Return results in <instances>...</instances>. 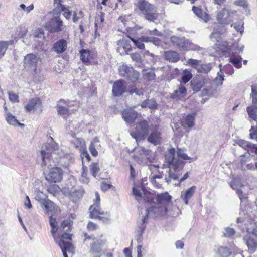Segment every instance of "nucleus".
Segmentation results:
<instances>
[{
  "label": "nucleus",
  "instance_id": "1",
  "mask_svg": "<svg viewBox=\"0 0 257 257\" xmlns=\"http://www.w3.org/2000/svg\"><path fill=\"white\" fill-rule=\"evenodd\" d=\"M172 197L168 192L157 193L156 195V206H151L147 208L148 212H153L155 217H165L168 218L169 208L172 205Z\"/></svg>",
  "mask_w": 257,
  "mask_h": 257
},
{
  "label": "nucleus",
  "instance_id": "2",
  "mask_svg": "<svg viewBox=\"0 0 257 257\" xmlns=\"http://www.w3.org/2000/svg\"><path fill=\"white\" fill-rule=\"evenodd\" d=\"M118 71L120 75L126 77L128 83H132L134 85H130L128 87V92L132 94L134 93L138 95H142L144 94V90L142 88H137V83L140 77V73L135 70L132 67H129L126 65H122L119 67Z\"/></svg>",
  "mask_w": 257,
  "mask_h": 257
},
{
  "label": "nucleus",
  "instance_id": "3",
  "mask_svg": "<svg viewBox=\"0 0 257 257\" xmlns=\"http://www.w3.org/2000/svg\"><path fill=\"white\" fill-rule=\"evenodd\" d=\"M135 6V11L143 15L149 21L154 22L158 19V13L156 7L147 1L137 0Z\"/></svg>",
  "mask_w": 257,
  "mask_h": 257
},
{
  "label": "nucleus",
  "instance_id": "4",
  "mask_svg": "<svg viewBox=\"0 0 257 257\" xmlns=\"http://www.w3.org/2000/svg\"><path fill=\"white\" fill-rule=\"evenodd\" d=\"M49 223L51 227V233L54 241L61 249L64 257V220L61 221L60 226H58L57 218L51 215L49 217Z\"/></svg>",
  "mask_w": 257,
  "mask_h": 257
},
{
  "label": "nucleus",
  "instance_id": "5",
  "mask_svg": "<svg viewBox=\"0 0 257 257\" xmlns=\"http://www.w3.org/2000/svg\"><path fill=\"white\" fill-rule=\"evenodd\" d=\"M55 8L53 10L54 16L45 25V28L50 32H59L61 30L63 21L59 15L64 11V6L62 4V0H54Z\"/></svg>",
  "mask_w": 257,
  "mask_h": 257
},
{
  "label": "nucleus",
  "instance_id": "6",
  "mask_svg": "<svg viewBox=\"0 0 257 257\" xmlns=\"http://www.w3.org/2000/svg\"><path fill=\"white\" fill-rule=\"evenodd\" d=\"M58 149V144L54 142L53 139L50 137L48 139L47 143L42 146L40 151L43 165L46 166L48 164L50 161V157L52 154H55Z\"/></svg>",
  "mask_w": 257,
  "mask_h": 257
},
{
  "label": "nucleus",
  "instance_id": "7",
  "mask_svg": "<svg viewBox=\"0 0 257 257\" xmlns=\"http://www.w3.org/2000/svg\"><path fill=\"white\" fill-rule=\"evenodd\" d=\"M39 57L33 53L26 55L23 60V67L24 69L34 76L40 74V69L38 67Z\"/></svg>",
  "mask_w": 257,
  "mask_h": 257
},
{
  "label": "nucleus",
  "instance_id": "8",
  "mask_svg": "<svg viewBox=\"0 0 257 257\" xmlns=\"http://www.w3.org/2000/svg\"><path fill=\"white\" fill-rule=\"evenodd\" d=\"M89 217L97 219L103 223H107L110 220L109 213L103 211L100 206L91 205L89 208Z\"/></svg>",
  "mask_w": 257,
  "mask_h": 257
},
{
  "label": "nucleus",
  "instance_id": "9",
  "mask_svg": "<svg viewBox=\"0 0 257 257\" xmlns=\"http://www.w3.org/2000/svg\"><path fill=\"white\" fill-rule=\"evenodd\" d=\"M149 131L148 121L142 119L136 123L135 131L131 133V135L136 139H145L149 135Z\"/></svg>",
  "mask_w": 257,
  "mask_h": 257
},
{
  "label": "nucleus",
  "instance_id": "10",
  "mask_svg": "<svg viewBox=\"0 0 257 257\" xmlns=\"http://www.w3.org/2000/svg\"><path fill=\"white\" fill-rule=\"evenodd\" d=\"M175 148H171L166 152L165 155V162L170 168L175 171L179 168H182L184 165L182 160L175 158Z\"/></svg>",
  "mask_w": 257,
  "mask_h": 257
},
{
  "label": "nucleus",
  "instance_id": "11",
  "mask_svg": "<svg viewBox=\"0 0 257 257\" xmlns=\"http://www.w3.org/2000/svg\"><path fill=\"white\" fill-rule=\"evenodd\" d=\"M80 59L85 65L97 63V53L96 51L82 49L79 51Z\"/></svg>",
  "mask_w": 257,
  "mask_h": 257
},
{
  "label": "nucleus",
  "instance_id": "12",
  "mask_svg": "<svg viewBox=\"0 0 257 257\" xmlns=\"http://www.w3.org/2000/svg\"><path fill=\"white\" fill-rule=\"evenodd\" d=\"M250 97L252 99L251 104L246 108L249 117L252 120L257 119V89L252 87Z\"/></svg>",
  "mask_w": 257,
  "mask_h": 257
},
{
  "label": "nucleus",
  "instance_id": "13",
  "mask_svg": "<svg viewBox=\"0 0 257 257\" xmlns=\"http://www.w3.org/2000/svg\"><path fill=\"white\" fill-rule=\"evenodd\" d=\"M67 197L72 202L76 204L83 197L84 191L83 189L80 188H76L72 187L71 189H69L68 187L67 188Z\"/></svg>",
  "mask_w": 257,
  "mask_h": 257
},
{
  "label": "nucleus",
  "instance_id": "14",
  "mask_svg": "<svg viewBox=\"0 0 257 257\" xmlns=\"http://www.w3.org/2000/svg\"><path fill=\"white\" fill-rule=\"evenodd\" d=\"M83 17L81 11H78L75 6L65 7V18L69 19L71 17L73 22L76 23Z\"/></svg>",
  "mask_w": 257,
  "mask_h": 257
},
{
  "label": "nucleus",
  "instance_id": "15",
  "mask_svg": "<svg viewBox=\"0 0 257 257\" xmlns=\"http://www.w3.org/2000/svg\"><path fill=\"white\" fill-rule=\"evenodd\" d=\"M195 113L183 115L180 121V123L183 128L187 130V132L193 128L195 124Z\"/></svg>",
  "mask_w": 257,
  "mask_h": 257
},
{
  "label": "nucleus",
  "instance_id": "16",
  "mask_svg": "<svg viewBox=\"0 0 257 257\" xmlns=\"http://www.w3.org/2000/svg\"><path fill=\"white\" fill-rule=\"evenodd\" d=\"M63 177L62 170L59 167L52 168L49 173L46 175L45 179L50 182H59Z\"/></svg>",
  "mask_w": 257,
  "mask_h": 257
},
{
  "label": "nucleus",
  "instance_id": "17",
  "mask_svg": "<svg viewBox=\"0 0 257 257\" xmlns=\"http://www.w3.org/2000/svg\"><path fill=\"white\" fill-rule=\"evenodd\" d=\"M216 20L221 24L227 25L229 24L232 21L231 18L230 12L226 8H223L217 12Z\"/></svg>",
  "mask_w": 257,
  "mask_h": 257
},
{
  "label": "nucleus",
  "instance_id": "18",
  "mask_svg": "<svg viewBox=\"0 0 257 257\" xmlns=\"http://www.w3.org/2000/svg\"><path fill=\"white\" fill-rule=\"evenodd\" d=\"M26 111L30 112L33 110L39 113L42 111V105L40 98L35 97L31 99L25 106Z\"/></svg>",
  "mask_w": 257,
  "mask_h": 257
},
{
  "label": "nucleus",
  "instance_id": "19",
  "mask_svg": "<svg viewBox=\"0 0 257 257\" xmlns=\"http://www.w3.org/2000/svg\"><path fill=\"white\" fill-rule=\"evenodd\" d=\"M161 133L159 129V126L155 125L151 130L150 134L148 136L147 140L152 144L157 145L161 143Z\"/></svg>",
  "mask_w": 257,
  "mask_h": 257
},
{
  "label": "nucleus",
  "instance_id": "20",
  "mask_svg": "<svg viewBox=\"0 0 257 257\" xmlns=\"http://www.w3.org/2000/svg\"><path fill=\"white\" fill-rule=\"evenodd\" d=\"M126 91V87L123 80L116 81L113 85L112 92L114 96L122 95Z\"/></svg>",
  "mask_w": 257,
  "mask_h": 257
},
{
  "label": "nucleus",
  "instance_id": "21",
  "mask_svg": "<svg viewBox=\"0 0 257 257\" xmlns=\"http://www.w3.org/2000/svg\"><path fill=\"white\" fill-rule=\"evenodd\" d=\"M250 229L248 226L246 227V230L248 234L245 236L244 240L250 251L254 252L257 248V241L251 236Z\"/></svg>",
  "mask_w": 257,
  "mask_h": 257
},
{
  "label": "nucleus",
  "instance_id": "22",
  "mask_svg": "<svg viewBox=\"0 0 257 257\" xmlns=\"http://www.w3.org/2000/svg\"><path fill=\"white\" fill-rule=\"evenodd\" d=\"M137 34L136 31L134 28H130L127 30V36L132 41L134 42L135 46L139 49H144L145 48V45L141 38L135 39L136 37V34Z\"/></svg>",
  "mask_w": 257,
  "mask_h": 257
},
{
  "label": "nucleus",
  "instance_id": "23",
  "mask_svg": "<svg viewBox=\"0 0 257 257\" xmlns=\"http://www.w3.org/2000/svg\"><path fill=\"white\" fill-rule=\"evenodd\" d=\"M76 218V215L74 213H70L67 217V219L65 220V227H68V229L65 232V239L71 240L73 234L70 233L73 225V221Z\"/></svg>",
  "mask_w": 257,
  "mask_h": 257
},
{
  "label": "nucleus",
  "instance_id": "24",
  "mask_svg": "<svg viewBox=\"0 0 257 257\" xmlns=\"http://www.w3.org/2000/svg\"><path fill=\"white\" fill-rule=\"evenodd\" d=\"M122 117L127 123H133L136 120L138 113L133 109H124L122 112Z\"/></svg>",
  "mask_w": 257,
  "mask_h": 257
},
{
  "label": "nucleus",
  "instance_id": "25",
  "mask_svg": "<svg viewBox=\"0 0 257 257\" xmlns=\"http://www.w3.org/2000/svg\"><path fill=\"white\" fill-rule=\"evenodd\" d=\"M196 190V186H193L185 191L182 192L180 198L185 204H188L189 200L192 197Z\"/></svg>",
  "mask_w": 257,
  "mask_h": 257
},
{
  "label": "nucleus",
  "instance_id": "26",
  "mask_svg": "<svg viewBox=\"0 0 257 257\" xmlns=\"http://www.w3.org/2000/svg\"><path fill=\"white\" fill-rule=\"evenodd\" d=\"M105 13L101 12L99 14L96 15L95 20V35L99 36L98 32L99 29H101L103 26Z\"/></svg>",
  "mask_w": 257,
  "mask_h": 257
},
{
  "label": "nucleus",
  "instance_id": "27",
  "mask_svg": "<svg viewBox=\"0 0 257 257\" xmlns=\"http://www.w3.org/2000/svg\"><path fill=\"white\" fill-rule=\"evenodd\" d=\"M187 94V90L183 85H180L178 88L175 90L172 94V97L178 100L181 99L186 96Z\"/></svg>",
  "mask_w": 257,
  "mask_h": 257
},
{
  "label": "nucleus",
  "instance_id": "28",
  "mask_svg": "<svg viewBox=\"0 0 257 257\" xmlns=\"http://www.w3.org/2000/svg\"><path fill=\"white\" fill-rule=\"evenodd\" d=\"M164 57L166 60L172 63L178 62L180 58L179 54L174 51H168L165 52Z\"/></svg>",
  "mask_w": 257,
  "mask_h": 257
},
{
  "label": "nucleus",
  "instance_id": "29",
  "mask_svg": "<svg viewBox=\"0 0 257 257\" xmlns=\"http://www.w3.org/2000/svg\"><path fill=\"white\" fill-rule=\"evenodd\" d=\"M142 188L143 193V198L145 202L155 204L156 201V195L147 191L145 187Z\"/></svg>",
  "mask_w": 257,
  "mask_h": 257
},
{
  "label": "nucleus",
  "instance_id": "30",
  "mask_svg": "<svg viewBox=\"0 0 257 257\" xmlns=\"http://www.w3.org/2000/svg\"><path fill=\"white\" fill-rule=\"evenodd\" d=\"M5 119L7 121V123H9L10 125H19V126H22L24 125L23 124L21 123L15 117V116L13 115H12V113H11L9 112H6L5 114Z\"/></svg>",
  "mask_w": 257,
  "mask_h": 257
},
{
  "label": "nucleus",
  "instance_id": "31",
  "mask_svg": "<svg viewBox=\"0 0 257 257\" xmlns=\"http://www.w3.org/2000/svg\"><path fill=\"white\" fill-rule=\"evenodd\" d=\"M41 207L45 209V211L49 213L52 211L54 208V203L51 201L47 199H43L40 200Z\"/></svg>",
  "mask_w": 257,
  "mask_h": 257
},
{
  "label": "nucleus",
  "instance_id": "32",
  "mask_svg": "<svg viewBox=\"0 0 257 257\" xmlns=\"http://www.w3.org/2000/svg\"><path fill=\"white\" fill-rule=\"evenodd\" d=\"M242 58L239 55L232 54L229 58V62L233 64L236 68H240L242 67Z\"/></svg>",
  "mask_w": 257,
  "mask_h": 257
},
{
  "label": "nucleus",
  "instance_id": "33",
  "mask_svg": "<svg viewBox=\"0 0 257 257\" xmlns=\"http://www.w3.org/2000/svg\"><path fill=\"white\" fill-rule=\"evenodd\" d=\"M142 187H144L143 185H135L133 188V194L138 201H139L143 196Z\"/></svg>",
  "mask_w": 257,
  "mask_h": 257
},
{
  "label": "nucleus",
  "instance_id": "34",
  "mask_svg": "<svg viewBox=\"0 0 257 257\" xmlns=\"http://www.w3.org/2000/svg\"><path fill=\"white\" fill-rule=\"evenodd\" d=\"M141 106L142 108L149 107L151 109H156L157 108V104L154 100L147 99L141 103Z\"/></svg>",
  "mask_w": 257,
  "mask_h": 257
},
{
  "label": "nucleus",
  "instance_id": "35",
  "mask_svg": "<svg viewBox=\"0 0 257 257\" xmlns=\"http://www.w3.org/2000/svg\"><path fill=\"white\" fill-rule=\"evenodd\" d=\"M53 48L57 53H62L64 51V39H61L55 43Z\"/></svg>",
  "mask_w": 257,
  "mask_h": 257
},
{
  "label": "nucleus",
  "instance_id": "36",
  "mask_svg": "<svg viewBox=\"0 0 257 257\" xmlns=\"http://www.w3.org/2000/svg\"><path fill=\"white\" fill-rule=\"evenodd\" d=\"M146 228V225L141 224V223H139L138 224L137 228L136 229L135 232L137 234V241L139 242L141 241L142 239V235L144 233V231Z\"/></svg>",
  "mask_w": 257,
  "mask_h": 257
},
{
  "label": "nucleus",
  "instance_id": "37",
  "mask_svg": "<svg viewBox=\"0 0 257 257\" xmlns=\"http://www.w3.org/2000/svg\"><path fill=\"white\" fill-rule=\"evenodd\" d=\"M162 176L161 175H154L151 177H150V181L153 186L157 189L161 188L162 187V181H158L157 179H161Z\"/></svg>",
  "mask_w": 257,
  "mask_h": 257
},
{
  "label": "nucleus",
  "instance_id": "38",
  "mask_svg": "<svg viewBox=\"0 0 257 257\" xmlns=\"http://www.w3.org/2000/svg\"><path fill=\"white\" fill-rule=\"evenodd\" d=\"M13 43L12 40L8 41L0 42V56H3L8 48L9 45H11Z\"/></svg>",
  "mask_w": 257,
  "mask_h": 257
},
{
  "label": "nucleus",
  "instance_id": "39",
  "mask_svg": "<svg viewBox=\"0 0 257 257\" xmlns=\"http://www.w3.org/2000/svg\"><path fill=\"white\" fill-rule=\"evenodd\" d=\"M191 86L194 91L198 92L202 88L203 83L201 80L195 79L191 81Z\"/></svg>",
  "mask_w": 257,
  "mask_h": 257
},
{
  "label": "nucleus",
  "instance_id": "40",
  "mask_svg": "<svg viewBox=\"0 0 257 257\" xmlns=\"http://www.w3.org/2000/svg\"><path fill=\"white\" fill-rule=\"evenodd\" d=\"M238 144L240 146L247 151H252L253 149L254 148L253 144L242 140H240L238 141Z\"/></svg>",
  "mask_w": 257,
  "mask_h": 257
},
{
  "label": "nucleus",
  "instance_id": "41",
  "mask_svg": "<svg viewBox=\"0 0 257 257\" xmlns=\"http://www.w3.org/2000/svg\"><path fill=\"white\" fill-rule=\"evenodd\" d=\"M192 77V75L191 71L188 69H185L182 72V81L184 83H186L189 82Z\"/></svg>",
  "mask_w": 257,
  "mask_h": 257
},
{
  "label": "nucleus",
  "instance_id": "42",
  "mask_svg": "<svg viewBox=\"0 0 257 257\" xmlns=\"http://www.w3.org/2000/svg\"><path fill=\"white\" fill-rule=\"evenodd\" d=\"M89 169L92 176L95 177L100 171L99 163L98 162L92 163L90 165Z\"/></svg>",
  "mask_w": 257,
  "mask_h": 257
},
{
  "label": "nucleus",
  "instance_id": "43",
  "mask_svg": "<svg viewBox=\"0 0 257 257\" xmlns=\"http://www.w3.org/2000/svg\"><path fill=\"white\" fill-rule=\"evenodd\" d=\"M218 253L221 257H228L231 252L228 247L221 246L218 249Z\"/></svg>",
  "mask_w": 257,
  "mask_h": 257
},
{
  "label": "nucleus",
  "instance_id": "44",
  "mask_svg": "<svg viewBox=\"0 0 257 257\" xmlns=\"http://www.w3.org/2000/svg\"><path fill=\"white\" fill-rule=\"evenodd\" d=\"M228 43L226 42H219L217 43L216 45L217 48L223 53H225L228 51Z\"/></svg>",
  "mask_w": 257,
  "mask_h": 257
},
{
  "label": "nucleus",
  "instance_id": "45",
  "mask_svg": "<svg viewBox=\"0 0 257 257\" xmlns=\"http://www.w3.org/2000/svg\"><path fill=\"white\" fill-rule=\"evenodd\" d=\"M66 252L72 254L75 253V247L72 243L65 241V257H68Z\"/></svg>",
  "mask_w": 257,
  "mask_h": 257
},
{
  "label": "nucleus",
  "instance_id": "46",
  "mask_svg": "<svg viewBox=\"0 0 257 257\" xmlns=\"http://www.w3.org/2000/svg\"><path fill=\"white\" fill-rule=\"evenodd\" d=\"M171 169V168L170 169L168 177L166 178L167 182H170L172 180H177L179 178L178 174L176 173L177 170L176 171L174 170V172H173Z\"/></svg>",
  "mask_w": 257,
  "mask_h": 257
},
{
  "label": "nucleus",
  "instance_id": "47",
  "mask_svg": "<svg viewBox=\"0 0 257 257\" xmlns=\"http://www.w3.org/2000/svg\"><path fill=\"white\" fill-rule=\"evenodd\" d=\"M177 155L179 158L184 160H189L191 158L184 152V150L181 148H177Z\"/></svg>",
  "mask_w": 257,
  "mask_h": 257
},
{
  "label": "nucleus",
  "instance_id": "48",
  "mask_svg": "<svg viewBox=\"0 0 257 257\" xmlns=\"http://www.w3.org/2000/svg\"><path fill=\"white\" fill-rule=\"evenodd\" d=\"M172 41L180 48H184L185 47L184 40L176 37L172 38Z\"/></svg>",
  "mask_w": 257,
  "mask_h": 257
},
{
  "label": "nucleus",
  "instance_id": "49",
  "mask_svg": "<svg viewBox=\"0 0 257 257\" xmlns=\"http://www.w3.org/2000/svg\"><path fill=\"white\" fill-rule=\"evenodd\" d=\"M187 64L189 65L190 66L197 69L198 67L200 65V63L201 62L200 60H198L197 59H189L187 61Z\"/></svg>",
  "mask_w": 257,
  "mask_h": 257
},
{
  "label": "nucleus",
  "instance_id": "50",
  "mask_svg": "<svg viewBox=\"0 0 257 257\" xmlns=\"http://www.w3.org/2000/svg\"><path fill=\"white\" fill-rule=\"evenodd\" d=\"M87 168L86 166L83 165L82 171L81 174L82 181L83 183H88L89 182V179L87 178Z\"/></svg>",
  "mask_w": 257,
  "mask_h": 257
},
{
  "label": "nucleus",
  "instance_id": "51",
  "mask_svg": "<svg viewBox=\"0 0 257 257\" xmlns=\"http://www.w3.org/2000/svg\"><path fill=\"white\" fill-rule=\"evenodd\" d=\"M101 250L100 244L93 242L91 244L90 251L93 253H99Z\"/></svg>",
  "mask_w": 257,
  "mask_h": 257
},
{
  "label": "nucleus",
  "instance_id": "52",
  "mask_svg": "<svg viewBox=\"0 0 257 257\" xmlns=\"http://www.w3.org/2000/svg\"><path fill=\"white\" fill-rule=\"evenodd\" d=\"M63 103L64 100L63 99H60L57 105L58 113L61 115L64 114V107L62 105V104H63Z\"/></svg>",
  "mask_w": 257,
  "mask_h": 257
},
{
  "label": "nucleus",
  "instance_id": "53",
  "mask_svg": "<svg viewBox=\"0 0 257 257\" xmlns=\"http://www.w3.org/2000/svg\"><path fill=\"white\" fill-rule=\"evenodd\" d=\"M98 225L92 221H89L87 225V229L88 231H93L98 228Z\"/></svg>",
  "mask_w": 257,
  "mask_h": 257
},
{
  "label": "nucleus",
  "instance_id": "54",
  "mask_svg": "<svg viewBox=\"0 0 257 257\" xmlns=\"http://www.w3.org/2000/svg\"><path fill=\"white\" fill-rule=\"evenodd\" d=\"M235 234V231L233 228L227 227L225 228V232L224 235L226 237H230L233 236Z\"/></svg>",
  "mask_w": 257,
  "mask_h": 257
},
{
  "label": "nucleus",
  "instance_id": "55",
  "mask_svg": "<svg viewBox=\"0 0 257 257\" xmlns=\"http://www.w3.org/2000/svg\"><path fill=\"white\" fill-rule=\"evenodd\" d=\"M8 95L9 99L11 102L15 103L18 102L19 101V97L17 94L9 92Z\"/></svg>",
  "mask_w": 257,
  "mask_h": 257
},
{
  "label": "nucleus",
  "instance_id": "56",
  "mask_svg": "<svg viewBox=\"0 0 257 257\" xmlns=\"http://www.w3.org/2000/svg\"><path fill=\"white\" fill-rule=\"evenodd\" d=\"M234 4L239 7H242L244 8H246L248 6V4L246 0H237L234 2Z\"/></svg>",
  "mask_w": 257,
  "mask_h": 257
},
{
  "label": "nucleus",
  "instance_id": "57",
  "mask_svg": "<svg viewBox=\"0 0 257 257\" xmlns=\"http://www.w3.org/2000/svg\"><path fill=\"white\" fill-rule=\"evenodd\" d=\"M145 77L149 81L154 80L155 77V74L153 71H150L144 74Z\"/></svg>",
  "mask_w": 257,
  "mask_h": 257
},
{
  "label": "nucleus",
  "instance_id": "58",
  "mask_svg": "<svg viewBox=\"0 0 257 257\" xmlns=\"http://www.w3.org/2000/svg\"><path fill=\"white\" fill-rule=\"evenodd\" d=\"M192 11L199 17L201 18L203 13L201 9L196 6L192 7Z\"/></svg>",
  "mask_w": 257,
  "mask_h": 257
},
{
  "label": "nucleus",
  "instance_id": "59",
  "mask_svg": "<svg viewBox=\"0 0 257 257\" xmlns=\"http://www.w3.org/2000/svg\"><path fill=\"white\" fill-rule=\"evenodd\" d=\"M34 36L36 38H44V34L43 31L42 29H38L37 30H36Z\"/></svg>",
  "mask_w": 257,
  "mask_h": 257
},
{
  "label": "nucleus",
  "instance_id": "60",
  "mask_svg": "<svg viewBox=\"0 0 257 257\" xmlns=\"http://www.w3.org/2000/svg\"><path fill=\"white\" fill-rule=\"evenodd\" d=\"M131 58L134 61L137 62H139L141 61V55L137 53H134L131 55Z\"/></svg>",
  "mask_w": 257,
  "mask_h": 257
},
{
  "label": "nucleus",
  "instance_id": "61",
  "mask_svg": "<svg viewBox=\"0 0 257 257\" xmlns=\"http://www.w3.org/2000/svg\"><path fill=\"white\" fill-rule=\"evenodd\" d=\"M225 71L226 73L231 75L234 72V70L231 65H228L225 67Z\"/></svg>",
  "mask_w": 257,
  "mask_h": 257
},
{
  "label": "nucleus",
  "instance_id": "62",
  "mask_svg": "<svg viewBox=\"0 0 257 257\" xmlns=\"http://www.w3.org/2000/svg\"><path fill=\"white\" fill-rule=\"evenodd\" d=\"M98 5H102L104 6H106L108 7L111 6V0H97Z\"/></svg>",
  "mask_w": 257,
  "mask_h": 257
},
{
  "label": "nucleus",
  "instance_id": "63",
  "mask_svg": "<svg viewBox=\"0 0 257 257\" xmlns=\"http://www.w3.org/2000/svg\"><path fill=\"white\" fill-rule=\"evenodd\" d=\"M224 80V77L223 75H218L215 79V82L217 85H222Z\"/></svg>",
  "mask_w": 257,
  "mask_h": 257
},
{
  "label": "nucleus",
  "instance_id": "64",
  "mask_svg": "<svg viewBox=\"0 0 257 257\" xmlns=\"http://www.w3.org/2000/svg\"><path fill=\"white\" fill-rule=\"evenodd\" d=\"M24 205L28 209H31L32 208V205L31 204L30 198L28 196H26V199L24 201Z\"/></svg>",
  "mask_w": 257,
  "mask_h": 257
}]
</instances>
